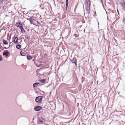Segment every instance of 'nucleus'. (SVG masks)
<instances>
[{
  "mask_svg": "<svg viewBox=\"0 0 125 125\" xmlns=\"http://www.w3.org/2000/svg\"><path fill=\"white\" fill-rule=\"evenodd\" d=\"M68 0H66V3L68 4Z\"/></svg>",
  "mask_w": 125,
  "mask_h": 125,
  "instance_id": "6ab92c4d",
  "label": "nucleus"
},
{
  "mask_svg": "<svg viewBox=\"0 0 125 125\" xmlns=\"http://www.w3.org/2000/svg\"><path fill=\"white\" fill-rule=\"evenodd\" d=\"M2 60V56L0 55V61Z\"/></svg>",
  "mask_w": 125,
  "mask_h": 125,
  "instance_id": "f3484780",
  "label": "nucleus"
},
{
  "mask_svg": "<svg viewBox=\"0 0 125 125\" xmlns=\"http://www.w3.org/2000/svg\"><path fill=\"white\" fill-rule=\"evenodd\" d=\"M42 96H40L37 97L35 99V101L36 102L39 103L42 102Z\"/></svg>",
  "mask_w": 125,
  "mask_h": 125,
  "instance_id": "f03ea898",
  "label": "nucleus"
},
{
  "mask_svg": "<svg viewBox=\"0 0 125 125\" xmlns=\"http://www.w3.org/2000/svg\"><path fill=\"white\" fill-rule=\"evenodd\" d=\"M3 43L5 44H7V45L8 43V42L5 41V40L3 39Z\"/></svg>",
  "mask_w": 125,
  "mask_h": 125,
  "instance_id": "9d476101",
  "label": "nucleus"
},
{
  "mask_svg": "<svg viewBox=\"0 0 125 125\" xmlns=\"http://www.w3.org/2000/svg\"><path fill=\"white\" fill-rule=\"evenodd\" d=\"M41 82L42 83H43L45 82V80L44 79H43L41 80Z\"/></svg>",
  "mask_w": 125,
  "mask_h": 125,
  "instance_id": "dca6fc26",
  "label": "nucleus"
},
{
  "mask_svg": "<svg viewBox=\"0 0 125 125\" xmlns=\"http://www.w3.org/2000/svg\"><path fill=\"white\" fill-rule=\"evenodd\" d=\"M42 108L41 107L39 106H36L34 108V110L36 111H39V110H41Z\"/></svg>",
  "mask_w": 125,
  "mask_h": 125,
  "instance_id": "20e7f679",
  "label": "nucleus"
},
{
  "mask_svg": "<svg viewBox=\"0 0 125 125\" xmlns=\"http://www.w3.org/2000/svg\"><path fill=\"white\" fill-rule=\"evenodd\" d=\"M4 48L5 49H7L8 48H6V47H4Z\"/></svg>",
  "mask_w": 125,
  "mask_h": 125,
  "instance_id": "412c9836",
  "label": "nucleus"
},
{
  "mask_svg": "<svg viewBox=\"0 0 125 125\" xmlns=\"http://www.w3.org/2000/svg\"><path fill=\"white\" fill-rule=\"evenodd\" d=\"M99 23L98 22V24L99 25Z\"/></svg>",
  "mask_w": 125,
  "mask_h": 125,
  "instance_id": "4be33fe9",
  "label": "nucleus"
},
{
  "mask_svg": "<svg viewBox=\"0 0 125 125\" xmlns=\"http://www.w3.org/2000/svg\"><path fill=\"white\" fill-rule=\"evenodd\" d=\"M17 27H19L20 28L22 26V24L20 22L17 23L16 24Z\"/></svg>",
  "mask_w": 125,
  "mask_h": 125,
  "instance_id": "39448f33",
  "label": "nucleus"
},
{
  "mask_svg": "<svg viewBox=\"0 0 125 125\" xmlns=\"http://www.w3.org/2000/svg\"><path fill=\"white\" fill-rule=\"evenodd\" d=\"M39 83H35L33 84V86L34 87H35L37 86V85Z\"/></svg>",
  "mask_w": 125,
  "mask_h": 125,
  "instance_id": "4468645a",
  "label": "nucleus"
},
{
  "mask_svg": "<svg viewBox=\"0 0 125 125\" xmlns=\"http://www.w3.org/2000/svg\"><path fill=\"white\" fill-rule=\"evenodd\" d=\"M20 29L21 30V32L23 33L24 32H25V30L23 28L22 26L21 27Z\"/></svg>",
  "mask_w": 125,
  "mask_h": 125,
  "instance_id": "1a4fd4ad",
  "label": "nucleus"
},
{
  "mask_svg": "<svg viewBox=\"0 0 125 125\" xmlns=\"http://www.w3.org/2000/svg\"><path fill=\"white\" fill-rule=\"evenodd\" d=\"M27 58L28 60H30L32 58V57L31 56L28 55L27 56Z\"/></svg>",
  "mask_w": 125,
  "mask_h": 125,
  "instance_id": "ddd939ff",
  "label": "nucleus"
},
{
  "mask_svg": "<svg viewBox=\"0 0 125 125\" xmlns=\"http://www.w3.org/2000/svg\"><path fill=\"white\" fill-rule=\"evenodd\" d=\"M123 3L125 6V0H124L123 1Z\"/></svg>",
  "mask_w": 125,
  "mask_h": 125,
  "instance_id": "aec40b11",
  "label": "nucleus"
},
{
  "mask_svg": "<svg viewBox=\"0 0 125 125\" xmlns=\"http://www.w3.org/2000/svg\"><path fill=\"white\" fill-rule=\"evenodd\" d=\"M71 61L73 63H74L76 65V59L74 57H73L71 58Z\"/></svg>",
  "mask_w": 125,
  "mask_h": 125,
  "instance_id": "7ed1b4c3",
  "label": "nucleus"
},
{
  "mask_svg": "<svg viewBox=\"0 0 125 125\" xmlns=\"http://www.w3.org/2000/svg\"><path fill=\"white\" fill-rule=\"evenodd\" d=\"M68 4L66 3V8L67 9L68 7Z\"/></svg>",
  "mask_w": 125,
  "mask_h": 125,
  "instance_id": "a211bd4d",
  "label": "nucleus"
},
{
  "mask_svg": "<svg viewBox=\"0 0 125 125\" xmlns=\"http://www.w3.org/2000/svg\"><path fill=\"white\" fill-rule=\"evenodd\" d=\"M44 120L42 118L40 119V122L42 123H43L44 122Z\"/></svg>",
  "mask_w": 125,
  "mask_h": 125,
  "instance_id": "9b49d317",
  "label": "nucleus"
},
{
  "mask_svg": "<svg viewBox=\"0 0 125 125\" xmlns=\"http://www.w3.org/2000/svg\"><path fill=\"white\" fill-rule=\"evenodd\" d=\"M90 2L89 0L86 1V9L88 12H89L90 10Z\"/></svg>",
  "mask_w": 125,
  "mask_h": 125,
  "instance_id": "f257e3e1",
  "label": "nucleus"
},
{
  "mask_svg": "<svg viewBox=\"0 0 125 125\" xmlns=\"http://www.w3.org/2000/svg\"><path fill=\"white\" fill-rule=\"evenodd\" d=\"M18 41V38L16 37L15 38L14 40V42L15 43H16Z\"/></svg>",
  "mask_w": 125,
  "mask_h": 125,
  "instance_id": "2eb2a0df",
  "label": "nucleus"
},
{
  "mask_svg": "<svg viewBox=\"0 0 125 125\" xmlns=\"http://www.w3.org/2000/svg\"><path fill=\"white\" fill-rule=\"evenodd\" d=\"M9 53V52L8 51H6L5 52H4L3 53V55H5L6 56H8V54Z\"/></svg>",
  "mask_w": 125,
  "mask_h": 125,
  "instance_id": "6e6552de",
  "label": "nucleus"
},
{
  "mask_svg": "<svg viewBox=\"0 0 125 125\" xmlns=\"http://www.w3.org/2000/svg\"><path fill=\"white\" fill-rule=\"evenodd\" d=\"M24 49H22L20 52V54L22 56H24L25 55V53L24 52Z\"/></svg>",
  "mask_w": 125,
  "mask_h": 125,
  "instance_id": "0eeeda50",
  "label": "nucleus"
},
{
  "mask_svg": "<svg viewBox=\"0 0 125 125\" xmlns=\"http://www.w3.org/2000/svg\"><path fill=\"white\" fill-rule=\"evenodd\" d=\"M34 21V18L33 17H31L30 19V21L31 24H33Z\"/></svg>",
  "mask_w": 125,
  "mask_h": 125,
  "instance_id": "423d86ee",
  "label": "nucleus"
},
{
  "mask_svg": "<svg viewBox=\"0 0 125 125\" xmlns=\"http://www.w3.org/2000/svg\"><path fill=\"white\" fill-rule=\"evenodd\" d=\"M16 47L17 49H19L21 48V46L20 45L18 44L16 45Z\"/></svg>",
  "mask_w": 125,
  "mask_h": 125,
  "instance_id": "f8f14e48",
  "label": "nucleus"
}]
</instances>
